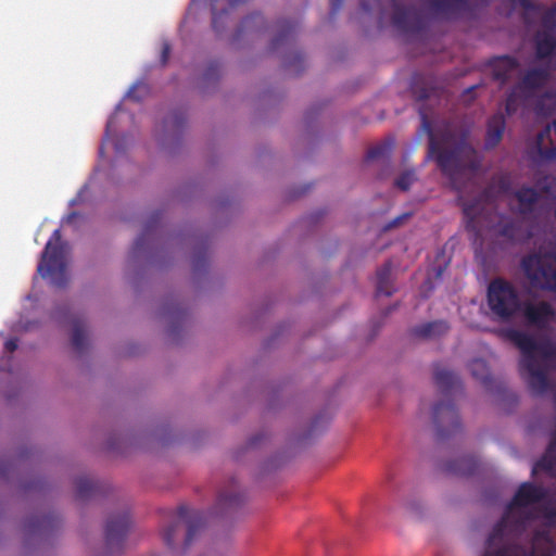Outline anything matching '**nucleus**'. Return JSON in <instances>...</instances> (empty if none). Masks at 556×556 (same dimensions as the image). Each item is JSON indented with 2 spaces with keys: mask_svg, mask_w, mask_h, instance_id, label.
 <instances>
[{
  "mask_svg": "<svg viewBox=\"0 0 556 556\" xmlns=\"http://www.w3.org/2000/svg\"><path fill=\"white\" fill-rule=\"evenodd\" d=\"M428 156L458 191L477 175L482 162L470 141H429Z\"/></svg>",
  "mask_w": 556,
  "mask_h": 556,
  "instance_id": "obj_1",
  "label": "nucleus"
},
{
  "mask_svg": "<svg viewBox=\"0 0 556 556\" xmlns=\"http://www.w3.org/2000/svg\"><path fill=\"white\" fill-rule=\"evenodd\" d=\"M547 496L548 491L545 486L534 484L533 482L521 483L507 505L504 516L494 526L489 535L486 541L488 547L520 544V536L526 530V523L532 516L516 517L513 510L539 504L546 500Z\"/></svg>",
  "mask_w": 556,
  "mask_h": 556,
  "instance_id": "obj_2",
  "label": "nucleus"
},
{
  "mask_svg": "<svg viewBox=\"0 0 556 556\" xmlns=\"http://www.w3.org/2000/svg\"><path fill=\"white\" fill-rule=\"evenodd\" d=\"M434 382L443 400L433 406L432 420L438 437L444 439L455 434L462 428L460 418L453 401V395L462 389V383L455 372L439 366L434 368Z\"/></svg>",
  "mask_w": 556,
  "mask_h": 556,
  "instance_id": "obj_3",
  "label": "nucleus"
},
{
  "mask_svg": "<svg viewBox=\"0 0 556 556\" xmlns=\"http://www.w3.org/2000/svg\"><path fill=\"white\" fill-rule=\"evenodd\" d=\"M506 338L521 352L520 371L528 376L529 387L539 394L546 392L549 381L545 368L535 356L538 341L531 334L517 329H508Z\"/></svg>",
  "mask_w": 556,
  "mask_h": 556,
  "instance_id": "obj_4",
  "label": "nucleus"
},
{
  "mask_svg": "<svg viewBox=\"0 0 556 556\" xmlns=\"http://www.w3.org/2000/svg\"><path fill=\"white\" fill-rule=\"evenodd\" d=\"M37 274L56 289L66 286L68 280V261L66 243L62 241L60 229H55L46 243L37 265Z\"/></svg>",
  "mask_w": 556,
  "mask_h": 556,
  "instance_id": "obj_5",
  "label": "nucleus"
},
{
  "mask_svg": "<svg viewBox=\"0 0 556 556\" xmlns=\"http://www.w3.org/2000/svg\"><path fill=\"white\" fill-rule=\"evenodd\" d=\"M521 298L516 287L508 280L497 277L486 288V304L494 320L508 323L520 313Z\"/></svg>",
  "mask_w": 556,
  "mask_h": 556,
  "instance_id": "obj_6",
  "label": "nucleus"
},
{
  "mask_svg": "<svg viewBox=\"0 0 556 556\" xmlns=\"http://www.w3.org/2000/svg\"><path fill=\"white\" fill-rule=\"evenodd\" d=\"M521 266L532 287L556 292V252H536L525 256Z\"/></svg>",
  "mask_w": 556,
  "mask_h": 556,
  "instance_id": "obj_7",
  "label": "nucleus"
},
{
  "mask_svg": "<svg viewBox=\"0 0 556 556\" xmlns=\"http://www.w3.org/2000/svg\"><path fill=\"white\" fill-rule=\"evenodd\" d=\"M205 522L204 514L200 510L190 509L181 505L177 509V516L174 521L163 532V540L165 544L172 548L175 544L176 533L181 525L187 527V533L184 541V547L187 549L193 540L198 536Z\"/></svg>",
  "mask_w": 556,
  "mask_h": 556,
  "instance_id": "obj_8",
  "label": "nucleus"
},
{
  "mask_svg": "<svg viewBox=\"0 0 556 556\" xmlns=\"http://www.w3.org/2000/svg\"><path fill=\"white\" fill-rule=\"evenodd\" d=\"M555 552L556 543L551 535L546 531L536 530L532 534L529 551L521 544H507L484 556H554Z\"/></svg>",
  "mask_w": 556,
  "mask_h": 556,
  "instance_id": "obj_9",
  "label": "nucleus"
},
{
  "mask_svg": "<svg viewBox=\"0 0 556 556\" xmlns=\"http://www.w3.org/2000/svg\"><path fill=\"white\" fill-rule=\"evenodd\" d=\"M131 520L128 511L111 515L105 523L104 541L109 556L119 554L130 529Z\"/></svg>",
  "mask_w": 556,
  "mask_h": 556,
  "instance_id": "obj_10",
  "label": "nucleus"
},
{
  "mask_svg": "<svg viewBox=\"0 0 556 556\" xmlns=\"http://www.w3.org/2000/svg\"><path fill=\"white\" fill-rule=\"evenodd\" d=\"M393 7L392 24L404 34H417L424 28V18L414 7L401 4V0H391Z\"/></svg>",
  "mask_w": 556,
  "mask_h": 556,
  "instance_id": "obj_11",
  "label": "nucleus"
},
{
  "mask_svg": "<svg viewBox=\"0 0 556 556\" xmlns=\"http://www.w3.org/2000/svg\"><path fill=\"white\" fill-rule=\"evenodd\" d=\"M555 309L546 302L532 303L522 301L520 313L527 325L543 329L555 317Z\"/></svg>",
  "mask_w": 556,
  "mask_h": 556,
  "instance_id": "obj_12",
  "label": "nucleus"
},
{
  "mask_svg": "<svg viewBox=\"0 0 556 556\" xmlns=\"http://www.w3.org/2000/svg\"><path fill=\"white\" fill-rule=\"evenodd\" d=\"M496 233L508 243H521L531 239L532 235L525 228L521 219L505 217L497 225Z\"/></svg>",
  "mask_w": 556,
  "mask_h": 556,
  "instance_id": "obj_13",
  "label": "nucleus"
},
{
  "mask_svg": "<svg viewBox=\"0 0 556 556\" xmlns=\"http://www.w3.org/2000/svg\"><path fill=\"white\" fill-rule=\"evenodd\" d=\"M519 65L518 59L511 55L493 56L488 61L493 78L502 85L511 78L513 74L519 68Z\"/></svg>",
  "mask_w": 556,
  "mask_h": 556,
  "instance_id": "obj_14",
  "label": "nucleus"
},
{
  "mask_svg": "<svg viewBox=\"0 0 556 556\" xmlns=\"http://www.w3.org/2000/svg\"><path fill=\"white\" fill-rule=\"evenodd\" d=\"M72 493L77 501L86 502L100 495L102 486L89 476H75L72 477Z\"/></svg>",
  "mask_w": 556,
  "mask_h": 556,
  "instance_id": "obj_15",
  "label": "nucleus"
},
{
  "mask_svg": "<svg viewBox=\"0 0 556 556\" xmlns=\"http://www.w3.org/2000/svg\"><path fill=\"white\" fill-rule=\"evenodd\" d=\"M470 0H431L430 7L435 14L445 20H456L467 11Z\"/></svg>",
  "mask_w": 556,
  "mask_h": 556,
  "instance_id": "obj_16",
  "label": "nucleus"
},
{
  "mask_svg": "<svg viewBox=\"0 0 556 556\" xmlns=\"http://www.w3.org/2000/svg\"><path fill=\"white\" fill-rule=\"evenodd\" d=\"M479 468V460L476 456L465 455L445 463L444 470L447 473L469 477L476 473Z\"/></svg>",
  "mask_w": 556,
  "mask_h": 556,
  "instance_id": "obj_17",
  "label": "nucleus"
},
{
  "mask_svg": "<svg viewBox=\"0 0 556 556\" xmlns=\"http://www.w3.org/2000/svg\"><path fill=\"white\" fill-rule=\"evenodd\" d=\"M535 56L538 60H546L556 51V36L554 30L543 28L534 38Z\"/></svg>",
  "mask_w": 556,
  "mask_h": 556,
  "instance_id": "obj_18",
  "label": "nucleus"
},
{
  "mask_svg": "<svg viewBox=\"0 0 556 556\" xmlns=\"http://www.w3.org/2000/svg\"><path fill=\"white\" fill-rule=\"evenodd\" d=\"M514 194L519 203L518 212L521 215L531 214L540 200V193L533 187L523 186L515 191Z\"/></svg>",
  "mask_w": 556,
  "mask_h": 556,
  "instance_id": "obj_19",
  "label": "nucleus"
},
{
  "mask_svg": "<svg viewBox=\"0 0 556 556\" xmlns=\"http://www.w3.org/2000/svg\"><path fill=\"white\" fill-rule=\"evenodd\" d=\"M548 79L549 71L547 68H531L521 78L520 86L525 90L534 91L542 88Z\"/></svg>",
  "mask_w": 556,
  "mask_h": 556,
  "instance_id": "obj_20",
  "label": "nucleus"
},
{
  "mask_svg": "<svg viewBox=\"0 0 556 556\" xmlns=\"http://www.w3.org/2000/svg\"><path fill=\"white\" fill-rule=\"evenodd\" d=\"M450 326L444 320H434L413 328L412 333L422 339H431L446 333Z\"/></svg>",
  "mask_w": 556,
  "mask_h": 556,
  "instance_id": "obj_21",
  "label": "nucleus"
},
{
  "mask_svg": "<svg viewBox=\"0 0 556 556\" xmlns=\"http://www.w3.org/2000/svg\"><path fill=\"white\" fill-rule=\"evenodd\" d=\"M88 346V330L86 325L72 315V353H83Z\"/></svg>",
  "mask_w": 556,
  "mask_h": 556,
  "instance_id": "obj_22",
  "label": "nucleus"
},
{
  "mask_svg": "<svg viewBox=\"0 0 556 556\" xmlns=\"http://www.w3.org/2000/svg\"><path fill=\"white\" fill-rule=\"evenodd\" d=\"M391 269V262H387L377 270V295L390 296L394 292L393 286L390 281Z\"/></svg>",
  "mask_w": 556,
  "mask_h": 556,
  "instance_id": "obj_23",
  "label": "nucleus"
},
{
  "mask_svg": "<svg viewBox=\"0 0 556 556\" xmlns=\"http://www.w3.org/2000/svg\"><path fill=\"white\" fill-rule=\"evenodd\" d=\"M52 321L60 328L65 340H70V306L64 303L51 311Z\"/></svg>",
  "mask_w": 556,
  "mask_h": 556,
  "instance_id": "obj_24",
  "label": "nucleus"
},
{
  "mask_svg": "<svg viewBox=\"0 0 556 556\" xmlns=\"http://www.w3.org/2000/svg\"><path fill=\"white\" fill-rule=\"evenodd\" d=\"M160 213H155L150 220L147 223L141 235L135 240L132 248H131V254L132 256H137L141 251L146 249V245L149 241L151 232L154 230L155 225L160 220Z\"/></svg>",
  "mask_w": 556,
  "mask_h": 556,
  "instance_id": "obj_25",
  "label": "nucleus"
},
{
  "mask_svg": "<svg viewBox=\"0 0 556 556\" xmlns=\"http://www.w3.org/2000/svg\"><path fill=\"white\" fill-rule=\"evenodd\" d=\"M468 368L475 379L481 382V384L485 388H489L491 384V375L490 369L486 362L482 358L472 359Z\"/></svg>",
  "mask_w": 556,
  "mask_h": 556,
  "instance_id": "obj_26",
  "label": "nucleus"
},
{
  "mask_svg": "<svg viewBox=\"0 0 556 556\" xmlns=\"http://www.w3.org/2000/svg\"><path fill=\"white\" fill-rule=\"evenodd\" d=\"M554 452H556V437L548 444L545 455L536 462L535 466L533 467V475L538 470L551 472L554 469L556 466V457L553 455Z\"/></svg>",
  "mask_w": 556,
  "mask_h": 556,
  "instance_id": "obj_27",
  "label": "nucleus"
},
{
  "mask_svg": "<svg viewBox=\"0 0 556 556\" xmlns=\"http://www.w3.org/2000/svg\"><path fill=\"white\" fill-rule=\"evenodd\" d=\"M393 141H384L382 144L369 149L366 153L365 161L372 162L377 160L386 161L392 151Z\"/></svg>",
  "mask_w": 556,
  "mask_h": 556,
  "instance_id": "obj_28",
  "label": "nucleus"
},
{
  "mask_svg": "<svg viewBox=\"0 0 556 556\" xmlns=\"http://www.w3.org/2000/svg\"><path fill=\"white\" fill-rule=\"evenodd\" d=\"M505 130V119L503 115H494L488 124L485 139H503Z\"/></svg>",
  "mask_w": 556,
  "mask_h": 556,
  "instance_id": "obj_29",
  "label": "nucleus"
},
{
  "mask_svg": "<svg viewBox=\"0 0 556 556\" xmlns=\"http://www.w3.org/2000/svg\"><path fill=\"white\" fill-rule=\"evenodd\" d=\"M416 180L415 169H407L395 179L394 185L400 190L407 191Z\"/></svg>",
  "mask_w": 556,
  "mask_h": 556,
  "instance_id": "obj_30",
  "label": "nucleus"
},
{
  "mask_svg": "<svg viewBox=\"0 0 556 556\" xmlns=\"http://www.w3.org/2000/svg\"><path fill=\"white\" fill-rule=\"evenodd\" d=\"M295 24L290 22H283L280 26V33L273 40V49H277L283 41L294 33Z\"/></svg>",
  "mask_w": 556,
  "mask_h": 556,
  "instance_id": "obj_31",
  "label": "nucleus"
},
{
  "mask_svg": "<svg viewBox=\"0 0 556 556\" xmlns=\"http://www.w3.org/2000/svg\"><path fill=\"white\" fill-rule=\"evenodd\" d=\"M541 25L543 28L555 30L556 29V3L546 8L541 15Z\"/></svg>",
  "mask_w": 556,
  "mask_h": 556,
  "instance_id": "obj_32",
  "label": "nucleus"
},
{
  "mask_svg": "<svg viewBox=\"0 0 556 556\" xmlns=\"http://www.w3.org/2000/svg\"><path fill=\"white\" fill-rule=\"evenodd\" d=\"M239 502L240 497L236 493L220 492L217 497V505L222 509L237 506Z\"/></svg>",
  "mask_w": 556,
  "mask_h": 556,
  "instance_id": "obj_33",
  "label": "nucleus"
},
{
  "mask_svg": "<svg viewBox=\"0 0 556 556\" xmlns=\"http://www.w3.org/2000/svg\"><path fill=\"white\" fill-rule=\"evenodd\" d=\"M540 354L545 359H556V345L551 342H538L535 355Z\"/></svg>",
  "mask_w": 556,
  "mask_h": 556,
  "instance_id": "obj_34",
  "label": "nucleus"
},
{
  "mask_svg": "<svg viewBox=\"0 0 556 556\" xmlns=\"http://www.w3.org/2000/svg\"><path fill=\"white\" fill-rule=\"evenodd\" d=\"M148 92L149 86L146 83L139 81L129 89L127 97L134 101H141Z\"/></svg>",
  "mask_w": 556,
  "mask_h": 556,
  "instance_id": "obj_35",
  "label": "nucleus"
},
{
  "mask_svg": "<svg viewBox=\"0 0 556 556\" xmlns=\"http://www.w3.org/2000/svg\"><path fill=\"white\" fill-rule=\"evenodd\" d=\"M432 88H429L427 86H420L418 81L415 79V81L412 85V92L416 100L424 101L431 97L432 94Z\"/></svg>",
  "mask_w": 556,
  "mask_h": 556,
  "instance_id": "obj_36",
  "label": "nucleus"
},
{
  "mask_svg": "<svg viewBox=\"0 0 556 556\" xmlns=\"http://www.w3.org/2000/svg\"><path fill=\"white\" fill-rule=\"evenodd\" d=\"M492 184L498 189L500 193H508L511 189L510 177L506 174L493 177Z\"/></svg>",
  "mask_w": 556,
  "mask_h": 556,
  "instance_id": "obj_37",
  "label": "nucleus"
},
{
  "mask_svg": "<svg viewBox=\"0 0 556 556\" xmlns=\"http://www.w3.org/2000/svg\"><path fill=\"white\" fill-rule=\"evenodd\" d=\"M420 118H421V126H420V130L418 131L417 136L421 137L425 135V136H427V139H429V140L437 139L435 135L433 132V129H432L431 122L429 121L428 116L425 113H420Z\"/></svg>",
  "mask_w": 556,
  "mask_h": 556,
  "instance_id": "obj_38",
  "label": "nucleus"
},
{
  "mask_svg": "<svg viewBox=\"0 0 556 556\" xmlns=\"http://www.w3.org/2000/svg\"><path fill=\"white\" fill-rule=\"evenodd\" d=\"M263 23H264V17L262 14H260V13L251 14L242 21L240 31H242L244 29H251L252 28L251 24H253V26L257 27V26L262 25Z\"/></svg>",
  "mask_w": 556,
  "mask_h": 556,
  "instance_id": "obj_39",
  "label": "nucleus"
},
{
  "mask_svg": "<svg viewBox=\"0 0 556 556\" xmlns=\"http://www.w3.org/2000/svg\"><path fill=\"white\" fill-rule=\"evenodd\" d=\"M220 72V64L217 61H213L208 64L205 73H204V79L205 80H214L218 78Z\"/></svg>",
  "mask_w": 556,
  "mask_h": 556,
  "instance_id": "obj_40",
  "label": "nucleus"
},
{
  "mask_svg": "<svg viewBox=\"0 0 556 556\" xmlns=\"http://www.w3.org/2000/svg\"><path fill=\"white\" fill-rule=\"evenodd\" d=\"M519 5L526 11V12H533L539 13L541 12L543 14V11L546 9L541 4L534 3L532 0H517Z\"/></svg>",
  "mask_w": 556,
  "mask_h": 556,
  "instance_id": "obj_41",
  "label": "nucleus"
},
{
  "mask_svg": "<svg viewBox=\"0 0 556 556\" xmlns=\"http://www.w3.org/2000/svg\"><path fill=\"white\" fill-rule=\"evenodd\" d=\"M127 141H102V144L99 147V155L100 157H103L104 151L106 149V143H114V150L116 152H119L124 149V146Z\"/></svg>",
  "mask_w": 556,
  "mask_h": 556,
  "instance_id": "obj_42",
  "label": "nucleus"
},
{
  "mask_svg": "<svg viewBox=\"0 0 556 556\" xmlns=\"http://www.w3.org/2000/svg\"><path fill=\"white\" fill-rule=\"evenodd\" d=\"M361 8L364 12L370 13L380 8V0H361Z\"/></svg>",
  "mask_w": 556,
  "mask_h": 556,
  "instance_id": "obj_43",
  "label": "nucleus"
},
{
  "mask_svg": "<svg viewBox=\"0 0 556 556\" xmlns=\"http://www.w3.org/2000/svg\"><path fill=\"white\" fill-rule=\"evenodd\" d=\"M172 47L168 41L164 40L162 42V50H161V63L162 65H165L168 62L169 55H170Z\"/></svg>",
  "mask_w": 556,
  "mask_h": 556,
  "instance_id": "obj_44",
  "label": "nucleus"
},
{
  "mask_svg": "<svg viewBox=\"0 0 556 556\" xmlns=\"http://www.w3.org/2000/svg\"><path fill=\"white\" fill-rule=\"evenodd\" d=\"M12 462L0 458V478L7 477L12 469Z\"/></svg>",
  "mask_w": 556,
  "mask_h": 556,
  "instance_id": "obj_45",
  "label": "nucleus"
},
{
  "mask_svg": "<svg viewBox=\"0 0 556 556\" xmlns=\"http://www.w3.org/2000/svg\"><path fill=\"white\" fill-rule=\"evenodd\" d=\"M410 216L409 213L403 214L401 216L395 217L393 220H391L386 227V230L392 229L394 227L400 226L404 219H407Z\"/></svg>",
  "mask_w": 556,
  "mask_h": 556,
  "instance_id": "obj_46",
  "label": "nucleus"
},
{
  "mask_svg": "<svg viewBox=\"0 0 556 556\" xmlns=\"http://www.w3.org/2000/svg\"><path fill=\"white\" fill-rule=\"evenodd\" d=\"M539 151L545 160H555L556 159V148H549V149H545V150H542L540 148Z\"/></svg>",
  "mask_w": 556,
  "mask_h": 556,
  "instance_id": "obj_47",
  "label": "nucleus"
},
{
  "mask_svg": "<svg viewBox=\"0 0 556 556\" xmlns=\"http://www.w3.org/2000/svg\"><path fill=\"white\" fill-rule=\"evenodd\" d=\"M17 349V339L10 338L4 342V350L9 353H13Z\"/></svg>",
  "mask_w": 556,
  "mask_h": 556,
  "instance_id": "obj_48",
  "label": "nucleus"
},
{
  "mask_svg": "<svg viewBox=\"0 0 556 556\" xmlns=\"http://www.w3.org/2000/svg\"><path fill=\"white\" fill-rule=\"evenodd\" d=\"M344 0H331V9H330V15L336 16L337 13L341 10L343 5Z\"/></svg>",
  "mask_w": 556,
  "mask_h": 556,
  "instance_id": "obj_49",
  "label": "nucleus"
},
{
  "mask_svg": "<svg viewBox=\"0 0 556 556\" xmlns=\"http://www.w3.org/2000/svg\"><path fill=\"white\" fill-rule=\"evenodd\" d=\"M476 213H477V205L476 204H465L464 205V214L467 217H469L470 219H473Z\"/></svg>",
  "mask_w": 556,
  "mask_h": 556,
  "instance_id": "obj_50",
  "label": "nucleus"
},
{
  "mask_svg": "<svg viewBox=\"0 0 556 556\" xmlns=\"http://www.w3.org/2000/svg\"><path fill=\"white\" fill-rule=\"evenodd\" d=\"M115 119H116V115H113L109 122H108V125H106V132H105V136L103 139H108V137L110 136V130L111 128L114 126V123H115Z\"/></svg>",
  "mask_w": 556,
  "mask_h": 556,
  "instance_id": "obj_51",
  "label": "nucleus"
},
{
  "mask_svg": "<svg viewBox=\"0 0 556 556\" xmlns=\"http://www.w3.org/2000/svg\"><path fill=\"white\" fill-rule=\"evenodd\" d=\"M262 439H263V434H257V435L251 438L249 441V447H255Z\"/></svg>",
  "mask_w": 556,
  "mask_h": 556,
  "instance_id": "obj_52",
  "label": "nucleus"
},
{
  "mask_svg": "<svg viewBox=\"0 0 556 556\" xmlns=\"http://www.w3.org/2000/svg\"><path fill=\"white\" fill-rule=\"evenodd\" d=\"M544 514L546 517L552 518L556 516V509L552 507H545Z\"/></svg>",
  "mask_w": 556,
  "mask_h": 556,
  "instance_id": "obj_53",
  "label": "nucleus"
},
{
  "mask_svg": "<svg viewBox=\"0 0 556 556\" xmlns=\"http://www.w3.org/2000/svg\"><path fill=\"white\" fill-rule=\"evenodd\" d=\"M500 141L497 140H494V141H486V144H485V148L486 149H493L496 147V143H498Z\"/></svg>",
  "mask_w": 556,
  "mask_h": 556,
  "instance_id": "obj_54",
  "label": "nucleus"
},
{
  "mask_svg": "<svg viewBox=\"0 0 556 556\" xmlns=\"http://www.w3.org/2000/svg\"><path fill=\"white\" fill-rule=\"evenodd\" d=\"M545 137V134L543 131L539 132L534 139H538V140H541V139H544Z\"/></svg>",
  "mask_w": 556,
  "mask_h": 556,
  "instance_id": "obj_55",
  "label": "nucleus"
},
{
  "mask_svg": "<svg viewBox=\"0 0 556 556\" xmlns=\"http://www.w3.org/2000/svg\"><path fill=\"white\" fill-rule=\"evenodd\" d=\"M510 103H511V97H509L507 99V104H506V110L509 111L510 110Z\"/></svg>",
  "mask_w": 556,
  "mask_h": 556,
  "instance_id": "obj_56",
  "label": "nucleus"
},
{
  "mask_svg": "<svg viewBox=\"0 0 556 556\" xmlns=\"http://www.w3.org/2000/svg\"><path fill=\"white\" fill-rule=\"evenodd\" d=\"M295 59H298L299 61H301V60H302L301 54H300V53H298V54L295 55Z\"/></svg>",
  "mask_w": 556,
  "mask_h": 556,
  "instance_id": "obj_57",
  "label": "nucleus"
},
{
  "mask_svg": "<svg viewBox=\"0 0 556 556\" xmlns=\"http://www.w3.org/2000/svg\"><path fill=\"white\" fill-rule=\"evenodd\" d=\"M75 215L76 214L74 212H72V214H71L72 220L75 218Z\"/></svg>",
  "mask_w": 556,
  "mask_h": 556,
  "instance_id": "obj_58",
  "label": "nucleus"
},
{
  "mask_svg": "<svg viewBox=\"0 0 556 556\" xmlns=\"http://www.w3.org/2000/svg\"><path fill=\"white\" fill-rule=\"evenodd\" d=\"M535 142H536V143H538V144L540 146V144H541V143H542L543 141H541V140H538V141H535Z\"/></svg>",
  "mask_w": 556,
  "mask_h": 556,
  "instance_id": "obj_59",
  "label": "nucleus"
},
{
  "mask_svg": "<svg viewBox=\"0 0 556 556\" xmlns=\"http://www.w3.org/2000/svg\"><path fill=\"white\" fill-rule=\"evenodd\" d=\"M442 139L447 140V139H451V138L450 137H443Z\"/></svg>",
  "mask_w": 556,
  "mask_h": 556,
  "instance_id": "obj_60",
  "label": "nucleus"
}]
</instances>
